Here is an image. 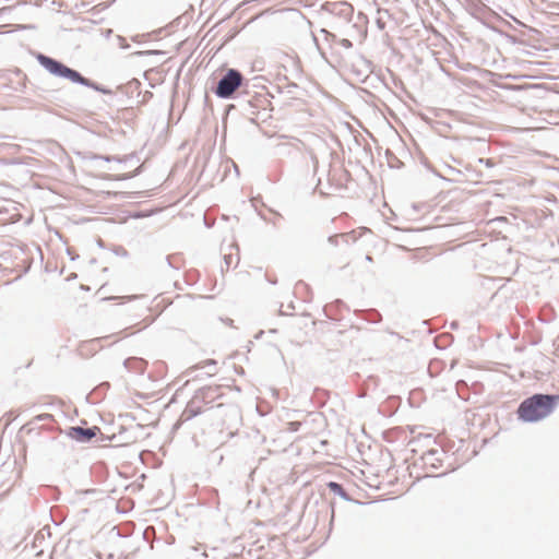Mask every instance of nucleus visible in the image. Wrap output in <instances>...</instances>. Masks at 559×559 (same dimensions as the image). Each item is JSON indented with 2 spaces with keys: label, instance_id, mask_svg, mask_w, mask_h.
<instances>
[{
  "label": "nucleus",
  "instance_id": "f257e3e1",
  "mask_svg": "<svg viewBox=\"0 0 559 559\" xmlns=\"http://www.w3.org/2000/svg\"><path fill=\"white\" fill-rule=\"evenodd\" d=\"M559 403V394L535 393L518 406V418L523 423H537L549 416Z\"/></svg>",
  "mask_w": 559,
  "mask_h": 559
},
{
  "label": "nucleus",
  "instance_id": "f03ea898",
  "mask_svg": "<svg viewBox=\"0 0 559 559\" xmlns=\"http://www.w3.org/2000/svg\"><path fill=\"white\" fill-rule=\"evenodd\" d=\"M37 62L51 75L56 78H61L71 81L72 83L80 84L86 87H90L96 92H99L104 95L111 94V91L81 74L75 69H72L52 57H49L45 53L37 52L35 55Z\"/></svg>",
  "mask_w": 559,
  "mask_h": 559
},
{
  "label": "nucleus",
  "instance_id": "7ed1b4c3",
  "mask_svg": "<svg viewBox=\"0 0 559 559\" xmlns=\"http://www.w3.org/2000/svg\"><path fill=\"white\" fill-rule=\"evenodd\" d=\"M247 83L243 74L234 68H229L222 73V75L213 82L211 91L221 99L234 98L237 91Z\"/></svg>",
  "mask_w": 559,
  "mask_h": 559
},
{
  "label": "nucleus",
  "instance_id": "20e7f679",
  "mask_svg": "<svg viewBox=\"0 0 559 559\" xmlns=\"http://www.w3.org/2000/svg\"><path fill=\"white\" fill-rule=\"evenodd\" d=\"M206 412L211 420L227 428L236 425L241 418L240 408L235 403H218L207 407Z\"/></svg>",
  "mask_w": 559,
  "mask_h": 559
},
{
  "label": "nucleus",
  "instance_id": "39448f33",
  "mask_svg": "<svg viewBox=\"0 0 559 559\" xmlns=\"http://www.w3.org/2000/svg\"><path fill=\"white\" fill-rule=\"evenodd\" d=\"M200 390H197L190 401L187 403L183 412L180 415V418L177 424H175L174 428H178L182 423L189 421L192 418L197 417L201 414H207L206 408L211 407L204 395H202Z\"/></svg>",
  "mask_w": 559,
  "mask_h": 559
},
{
  "label": "nucleus",
  "instance_id": "423d86ee",
  "mask_svg": "<svg viewBox=\"0 0 559 559\" xmlns=\"http://www.w3.org/2000/svg\"><path fill=\"white\" fill-rule=\"evenodd\" d=\"M64 433L69 439L74 440L79 443H88L98 433H100V428L97 426H92V427L71 426L64 430Z\"/></svg>",
  "mask_w": 559,
  "mask_h": 559
},
{
  "label": "nucleus",
  "instance_id": "0eeeda50",
  "mask_svg": "<svg viewBox=\"0 0 559 559\" xmlns=\"http://www.w3.org/2000/svg\"><path fill=\"white\" fill-rule=\"evenodd\" d=\"M202 395H204V399L206 400L207 404L210 406H213L212 404L224 396L222 393V388L219 385H206L199 389Z\"/></svg>",
  "mask_w": 559,
  "mask_h": 559
},
{
  "label": "nucleus",
  "instance_id": "6e6552de",
  "mask_svg": "<svg viewBox=\"0 0 559 559\" xmlns=\"http://www.w3.org/2000/svg\"><path fill=\"white\" fill-rule=\"evenodd\" d=\"M440 454H443V452L437 449H430L423 454L421 459L424 460L425 464H430L433 468H438L439 465L436 462H442V460L439 457Z\"/></svg>",
  "mask_w": 559,
  "mask_h": 559
},
{
  "label": "nucleus",
  "instance_id": "1a4fd4ad",
  "mask_svg": "<svg viewBox=\"0 0 559 559\" xmlns=\"http://www.w3.org/2000/svg\"><path fill=\"white\" fill-rule=\"evenodd\" d=\"M326 487L330 489L331 492L341 497L343 500L353 501V498L348 495V492L345 490L342 484L337 481H329L326 484Z\"/></svg>",
  "mask_w": 559,
  "mask_h": 559
},
{
  "label": "nucleus",
  "instance_id": "9d476101",
  "mask_svg": "<svg viewBox=\"0 0 559 559\" xmlns=\"http://www.w3.org/2000/svg\"><path fill=\"white\" fill-rule=\"evenodd\" d=\"M141 82L136 79L131 80L126 85L119 87L120 92L127 95L136 94V97L141 96L140 91Z\"/></svg>",
  "mask_w": 559,
  "mask_h": 559
},
{
  "label": "nucleus",
  "instance_id": "9b49d317",
  "mask_svg": "<svg viewBox=\"0 0 559 559\" xmlns=\"http://www.w3.org/2000/svg\"><path fill=\"white\" fill-rule=\"evenodd\" d=\"M436 440L432 438L431 435L426 433H419L417 437L413 438L409 441V444H421V445H429L430 443H435Z\"/></svg>",
  "mask_w": 559,
  "mask_h": 559
},
{
  "label": "nucleus",
  "instance_id": "f8f14e48",
  "mask_svg": "<svg viewBox=\"0 0 559 559\" xmlns=\"http://www.w3.org/2000/svg\"><path fill=\"white\" fill-rule=\"evenodd\" d=\"M350 235L349 234H340V235H333V236H330L328 238V241L329 243H331L332 246L336 247L340 245V241H344L346 243H348L349 239H350Z\"/></svg>",
  "mask_w": 559,
  "mask_h": 559
},
{
  "label": "nucleus",
  "instance_id": "ddd939ff",
  "mask_svg": "<svg viewBox=\"0 0 559 559\" xmlns=\"http://www.w3.org/2000/svg\"><path fill=\"white\" fill-rule=\"evenodd\" d=\"M297 88H298V85L296 83H286L285 85L280 86V92L294 97L295 91Z\"/></svg>",
  "mask_w": 559,
  "mask_h": 559
},
{
  "label": "nucleus",
  "instance_id": "4468645a",
  "mask_svg": "<svg viewBox=\"0 0 559 559\" xmlns=\"http://www.w3.org/2000/svg\"><path fill=\"white\" fill-rule=\"evenodd\" d=\"M257 108H259V106L255 105L252 99H249L246 104H243V111H246L247 114L255 115Z\"/></svg>",
  "mask_w": 559,
  "mask_h": 559
},
{
  "label": "nucleus",
  "instance_id": "2eb2a0df",
  "mask_svg": "<svg viewBox=\"0 0 559 559\" xmlns=\"http://www.w3.org/2000/svg\"><path fill=\"white\" fill-rule=\"evenodd\" d=\"M92 158H93V159H103V160L108 162V163H109V162H112V160H117V162H119V163H121V162H122V159H120V158H118V157H116V156H110V155H97V154H94V155L92 156Z\"/></svg>",
  "mask_w": 559,
  "mask_h": 559
},
{
  "label": "nucleus",
  "instance_id": "dca6fc26",
  "mask_svg": "<svg viewBox=\"0 0 559 559\" xmlns=\"http://www.w3.org/2000/svg\"><path fill=\"white\" fill-rule=\"evenodd\" d=\"M141 99H139L136 103L138 104H145L147 103L152 97H153V93L150 92V91H145L144 93L141 92Z\"/></svg>",
  "mask_w": 559,
  "mask_h": 559
},
{
  "label": "nucleus",
  "instance_id": "f3484780",
  "mask_svg": "<svg viewBox=\"0 0 559 559\" xmlns=\"http://www.w3.org/2000/svg\"><path fill=\"white\" fill-rule=\"evenodd\" d=\"M141 167L142 166L138 167L132 174H130V175H121L117 179L118 180H126V179H129V178H133V177L138 176L141 173Z\"/></svg>",
  "mask_w": 559,
  "mask_h": 559
},
{
  "label": "nucleus",
  "instance_id": "a211bd4d",
  "mask_svg": "<svg viewBox=\"0 0 559 559\" xmlns=\"http://www.w3.org/2000/svg\"><path fill=\"white\" fill-rule=\"evenodd\" d=\"M338 44L346 49H350L353 47V43L347 38L340 39Z\"/></svg>",
  "mask_w": 559,
  "mask_h": 559
},
{
  "label": "nucleus",
  "instance_id": "6ab92c4d",
  "mask_svg": "<svg viewBox=\"0 0 559 559\" xmlns=\"http://www.w3.org/2000/svg\"><path fill=\"white\" fill-rule=\"evenodd\" d=\"M300 426H301V424L299 421L288 423V429H289V431H293V432L298 431Z\"/></svg>",
  "mask_w": 559,
  "mask_h": 559
},
{
  "label": "nucleus",
  "instance_id": "aec40b11",
  "mask_svg": "<svg viewBox=\"0 0 559 559\" xmlns=\"http://www.w3.org/2000/svg\"><path fill=\"white\" fill-rule=\"evenodd\" d=\"M311 162H312V165H313V168H314V171H316L317 168H318V165H319V160H318V157L314 154H311Z\"/></svg>",
  "mask_w": 559,
  "mask_h": 559
},
{
  "label": "nucleus",
  "instance_id": "412c9836",
  "mask_svg": "<svg viewBox=\"0 0 559 559\" xmlns=\"http://www.w3.org/2000/svg\"><path fill=\"white\" fill-rule=\"evenodd\" d=\"M224 262H225V264H226V266L228 269L230 266V264L233 263V255H230V254L229 255H225L224 257Z\"/></svg>",
  "mask_w": 559,
  "mask_h": 559
},
{
  "label": "nucleus",
  "instance_id": "4be33fe9",
  "mask_svg": "<svg viewBox=\"0 0 559 559\" xmlns=\"http://www.w3.org/2000/svg\"><path fill=\"white\" fill-rule=\"evenodd\" d=\"M361 61L365 64L366 70L370 72L371 62L365 58H361Z\"/></svg>",
  "mask_w": 559,
  "mask_h": 559
},
{
  "label": "nucleus",
  "instance_id": "5701e85b",
  "mask_svg": "<svg viewBox=\"0 0 559 559\" xmlns=\"http://www.w3.org/2000/svg\"><path fill=\"white\" fill-rule=\"evenodd\" d=\"M115 438H116V436H115V435H112V436H110V437H109V436H102V441H111V440H114Z\"/></svg>",
  "mask_w": 559,
  "mask_h": 559
},
{
  "label": "nucleus",
  "instance_id": "b1692460",
  "mask_svg": "<svg viewBox=\"0 0 559 559\" xmlns=\"http://www.w3.org/2000/svg\"><path fill=\"white\" fill-rule=\"evenodd\" d=\"M135 440H136V437H135V436L124 438V442H126V443L134 442Z\"/></svg>",
  "mask_w": 559,
  "mask_h": 559
},
{
  "label": "nucleus",
  "instance_id": "393cba45",
  "mask_svg": "<svg viewBox=\"0 0 559 559\" xmlns=\"http://www.w3.org/2000/svg\"><path fill=\"white\" fill-rule=\"evenodd\" d=\"M50 417H51V415H50V414H43V415H39V416L37 417V419H39V420H44V419H47V418H50Z\"/></svg>",
  "mask_w": 559,
  "mask_h": 559
},
{
  "label": "nucleus",
  "instance_id": "a878e982",
  "mask_svg": "<svg viewBox=\"0 0 559 559\" xmlns=\"http://www.w3.org/2000/svg\"><path fill=\"white\" fill-rule=\"evenodd\" d=\"M322 33H324L325 35L328 36H331L333 39H335V35L334 34H331L329 33L326 29H321Z\"/></svg>",
  "mask_w": 559,
  "mask_h": 559
},
{
  "label": "nucleus",
  "instance_id": "bb28decb",
  "mask_svg": "<svg viewBox=\"0 0 559 559\" xmlns=\"http://www.w3.org/2000/svg\"><path fill=\"white\" fill-rule=\"evenodd\" d=\"M506 37H507L510 41H512V43H515V41H516L515 37H514V36H512V35L507 34V35H506Z\"/></svg>",
  "mask_w": 559,
  "mask_h": 559
},
{
  "label": "nucleus",
  "instance_id": "cd10ccee",
  "mask_svg": "<svg viewBox=\"0 0 559 559\" xmlns=\"http://www.w3.org/2000/svg\"><path fill=\"white\" fill-rule=\"evenodd\" d=\"M165 260L167 261V264H168L169 266H171V265H173V264H171V258H170L169 255H167V257L165 258Z\"/></svg>",
  "mask_w": 559,
  "mask_h": 559
},
{
  "label": "nucleus",
  "instance_id": "c85d7f7f",
  "mask_svg": "<svg viewBox=\"0 0 559 559\" xmlns=\"http://www.w3.org/2000/svg\"><path fill=\"white\" fill-rule=\"evenodd\" d=\"M335 304H336L337 307H343L344 306V302L342 300H336Z\"/></svg>",
  "mask_w": 559,
  "mask_h": 559
},
{
  "label": "nucleus",
  "instance_id": "c756f323",
  "mask_svg": "<svg viewBox=\"0 0 559 559\" xmlns=\"http://www.w3.org/2000/svg\"><path fill=\"white\" fill-rule=\"evenodd\" d=\"M485 163L487 166H492V162L490 159H486Z\"/></svg>",
  "mask_w": 559,
  "mask_h": 559
},
{
  "label": "nucleus",
  "instance_id": "7c9ffc66",
  "mask_svg": "<svg viewBox=\"0 0 559 559\" xmlns=\"http://www.w3.org/2000/svg\"><path fill=\"white\" fill-rule=\"evenodd\" d=\"M124 432H127V429L126 428H121V430L119 431V436H122Z\"/></svg>",
  "mask_w": 559,
  "mask_h": 559
},
{
  "label": "nucleus",
  "instance_id": "2f4dec72",
  "mask_svg": "<svg viewBox=\"0 0 559 559\" xmlns=\"http://www.w3.org/2000/svg\"><path fill=\"white\" fill-rule=\"evenodd\" d=\"M502 22H503L508 27H512V25H511V23H510V22H508V21H506V20H503Z\"/></svg>",
  "mask_w": 559,
  "mask_h": 559
},
{
  "label": "nucleus",
  "instance_id": "473e14b6",
  "mask_svg": "<svg viewBox=\"0 0 559 559\" xmlns=\"http://www.w3.org/2000/svg\"><path fill=\"white\" fill-rule=\"evenodd\" d=\"M68 254H70L71 257V260H74L75 258L73 257V253H71V251L68 250Z\"/></svg>",
  "mask_w": 559,
  "mask_h": 559
},
{
  "label": "nucleus",
  "instance_id": "72a5a7b5",
  "mask_svg": "<svg viewBox=\"0 0 559 559\" xmlns=\"http://www.w3.org/2000/svg\"><path fill=\"white\" fill-rule=\"evenodd\" d=\"M68 254H70L71 257V260H74L75 258L73 257V253H71V251L68 250Z\"/></svg>",
  "mask_w": 559,
  "mask_h": 559
},
{
  "label": "nucleus",
  "instance_id": "f704fd0d",
  "mask_svg": "<svg viewBox=\"0 0 559 559\" xmlns=\"http://www.w3.org/2000/svg\"><path fill=\"white\" fill-rule=\"evenodd\" d=\"M68 254H70L71 257V260H74L75 258L73 257V253H71V251L68 250Z\"/></svg>",
  "mask_w": 559,
  "mask_h": 559
},
{
  "label": "nucleus",
  "instance_id": "c9c22d12",
  "mask_svg": "<svg viewBox=\"0 0 559 559\" xmlns=\"http://www.w3.org/2000/svg\"><path fill=\"white\" fill-rule=\"evenodd\" d=\"M207 365H216V362L214 360H209Z\"/></svg>",
  "mask_w": 559,
  "mask_h": 559
},
{
  "label": "nucleus",
  "instance_id": "e433bc0d",
  "mask_svg": "<svg viewBox=\"0 0 559 559\" xmlns=\"http://www.w3.org/2000/svg\"><path fill=\"white\" fill-rule=\"evenodd\" d=\"M366 260H367V261H372L371 255H366Z\"/></svg>",
  "mask_w": 559,
  "mask_h": 559
},
{
  "label": "nucleus",
  "instance_id": "4c0bfd02",
  "mask_svg": "<svg viewBox=\"0 0 559 559\" xmlns=\"http://www.w3.org/2000/svg\"><path fill=\"white\" fill-rule=\"evenodd\" d=\"M288 308H290V309H295L294 304H293V302H290V304H289V306H288Z\"/></svg>",
  "mask_w": 559,
  "mask_h": 559
},
{
  "label": "nucleus",
  "instance_id": "58836bf2",
  "mask_svg": "<svg viewBox=\"0 0 559 559\" xmlns=\"http://www.w3.org/2000/svg\"><path fill=\"white\" fill-rule=\"evenodd\" d=\"M513 20L515 21V23H519L522 25V23L519 20H516L515 17H513Z\"/></svg>",
  "mask_w": 559,
  "mask_h": 559
},
{
  "label": "nucleus",
  "instance_id": "ea45409f",
  "mask_svg": "<svg viewBox=\"0 0 559 559\" xmlns=\"http://www.w3.org/2000/svg\"><path fill=\"white\" fill-rule=\"evenodd\" d=\"M313 40H314V43L318 45V39H317V37H316V36H313Z\"/></svg>",
  "mask_w": 559,
  "mask_h": 559
},
{
  "label": "nucleus",
  "instance_id": "a19ab883",
  "mask_svg": "<svg viewBox=\"0 0 559 559\" xmlns=\"http://www.w3.org/2000/svg\"><path fill=\"white\" fill-rule=\"evenodd\" d=\"M141 428H142V426H141V425H136V426H135V429H141Z\"/></svg>",
  "mask_w": 559,
  "mask_h": 559
},
{
  "label": "nucleus",
  "instance_id": "79ce46f5",
  "mask_svg": "<svg viewBox=\"0 0 559 559\" xmlns=\"http://www.w3.org/2000/svg\"><path fill=\"white\" fill-rule=\"evenodd\" d=\"M55 443H56V444H61V441H59V440H55Z\"/></svg>",
  "mask_w": 559,
  "mask_h": 559
},
{
  "label": "nucleus",
  "instance_id": "37998d69",
  "mask_svg": "<svg viewBox=\"0 0 559 559\" xmlns=\"http://www.w3.org/2000/svg\"><path fill=\"white\" fill-rule=\"evenodd\" d=\"M144 53L150 55V53H153V51H145Z\"/></svg>",
  "mask_w": 559,
  "mask_h": 559
}]
</instances>
